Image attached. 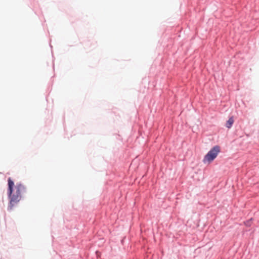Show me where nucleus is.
Segmentation results:
<instances>
[{"label": "nucleus", "instance_id": "nucleus-3", "mask_svg": "<svg viewBox=\"0 0 259 259\" xmlns=\"http://www.w3.org/2000/svg\"><path fill=\"white\" fill-rule=\"evenodd\" d=\"M234 123L233 117H231L226 122V127L230 128Z\"/></svg>", "mask_w": 259, "mask_h": 259}, {"label": "nucleus", "instance_id": "nucleus-1", "mask_svg": "<svg viewBox=\"0 0 259 259\" xmlns=\"http://www.w3.org/2000/svg\"><path fill=\"white\" fill-rule=\"evenodd\" d=\"M8 195L10 198L9 208L11 210L14 205L21 200L23 194L26 192V188L20 183L14 186V183L11 178L8 179Z\"/></svg>", "mask_w": 259, "mask_h": 259}, {"label": "nucleus", "instance_id": "nucleus-2", "mask_svg": "<svg viewBox=\"0 0 259 259\" xmlns=\"http://www.w3.org/2000/svg\"><path fill=\"white\" fill-rule=\"evenodd\" d=\"M220 151V147L215 146L213 147L205 156L203 161L204 163H210L217 156L218 154Z\"/></svg>", "mask_w": 259, "mask_h": 259}]
</instances>
